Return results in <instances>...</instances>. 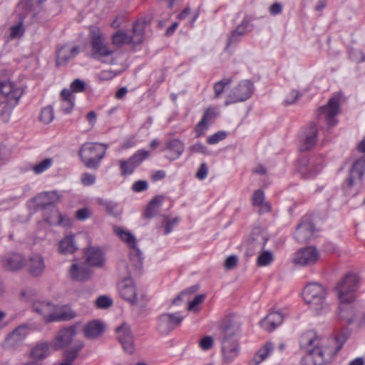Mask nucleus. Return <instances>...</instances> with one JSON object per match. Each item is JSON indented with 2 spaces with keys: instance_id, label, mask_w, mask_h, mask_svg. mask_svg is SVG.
I'll use <instances>...</instances> for the list:
<instances>
[{
  "instance_id": "obj_12",
  "label": "nucleus",
  "mask_w": 365,
  "mask_h": 365,
  "mask_svg": "<svg viewBox=\"0 0 365 365\" xmlns=\"http://www.w3.org/2000/svg\"><path fill=\"white\" fill-rule=\"evenodd\" d=\"M150 156V152L145 150H139L132 157L126 160H118L120 174L123 176L131 175L135 168Z\"/></svg>"
},
{
  "instance_id": "obj_31",
  "label": "nucleus",
  "mask_w": 365,
  "mask_h": 365,
  "mask_svg": "<svg viewBox=\"0 0 365 365\" xmlns=\"http://www.w3.org/2000/svg\"><path fill=\"white\" fill-rule=\"evenodd\" d=\"M249 25V21L244 19L240 24H239L235 29H234L227 38L226 48H229L232 45L237 44L247 33V29Z\"/></svg>"
},
{
  "instance_id": "obj_8",
  "label": "nucleus",
  "mask_w": 365,
  "mask_h": 365,
  "mask_svg": "<svg viewBox=\"0 0 365 365\" xmlns=\"http://www.w3.org/2000/svg\"><path fill=\"white\" fill-rule=\"evenodd\" d=\"M340 98L334 96L330 98L327 104L319 108L318 118L319 121H326L329 127L335 125L337 123L336 115L339 113Z\"/></svg>"
},
{
  "instance_id": "obj_38",
  "label": "nucleus",
  "mask_w": 365,
  "mask_h": 365,
  "mask_svg": "<svg viewBox=\"0 0 365 365\" xmlns=\"http://www.w3.org/2000/svg\"><path fill=\"white\" fill-rule=\"evenodd\" d=\"M74 96L72 92L67 88H64L61 92V110L63 113H70L74 107Z\"/></svg>"
},
{
  "instance_id": "obj_14",
  "label": "nucleus",
  "mask_w": 365,
  "mask_h": 365,
  "mask_svg": "<svg viewBox=\"0 0 365 365\" xmlns=\"http://www.w3.org/2000/svg\"><path fill=\"white\" fill-rule=\"evenodd\" d=\"M91 44L93 57L99 61L104 62V58L114 53V50L108 46L103 36L99 34L92 36Z\"/></svg>"
},
{
  "instance_id": "obj_11",
  "label": "nucleus",
  "mask_w": 365,
  "mask_h": 365,
  "mask_svg": "<svg viewBox=\"0 0 365 365\" xmlns=\"http://www.w3.org/2000/svg\"><path fill=\"white\" fill-rule=\"evenodd\" d=\"M36 211H41L43 220L50 225L67 227L71 225V219L61 214L56 206L44 208H35Z\"/></svg>"
},
{
  "instance_id": "obj_21",
  "label": "nucleus",
  "mask_w": 365,
  "mask_h": 365,
  "mask_svg": "<svg viewBox=\"0 0 365 365\" xmlns=\"http://www.w3.org/2000/svg\"><path fill=\"white\" fill-rule=\"evenodd\" d=\"M77 317V313L68 305L56 307L54 305L53 313L50 315L47 323L55 322H67Z\"/></svg>"
},
{
  "instance_id": "obj_46",
  "label": "nucleus",
  "mask_w": 365,
  "mask_h": 365,
  "mask_svg": "<svg viewBox=\"0 0 365 365\" xmlns=\"http://www.w3.org/2000/svg\"><path fill=\"white\" fill-rule=\"evenodd\" d=\"M53 109L51 106H48L41 110L39 120L44 124H48L53 120Z\"/></svg>"
},
{
  "instance_id": "obj_49",
  "label": "nucleus",
  "mask_w": 365,
  "mask_h": 365,
  "mask_svg": "<svg viewBox=\"0 0 365 365\" xmlns=\"http://www.w3.org/2000/svg\"><path fill=\"white\" fill-rule=\"evenodd\" d=\"M36 295V292L31 287H26L20 292V297L24 301H32Z\"/></svg>"
},
{
  "instance_id": "obj_26",
  "label": "nucleus",
  "mask_w": 365,
  "mask_h": 365,
  "mask_svg": "<svg viewBox=\"0 0 365 365\" xmlns=\"http://www.w3.org/2000/svg\"><path fill=\"white\" fill-rule=\"evenodd\" d=\"M0 92L8 98L10 103L14 101L13 106L18 103L23 93L22 90L11 81L1 82Z\"/></svg>"
},
{
  "instance_id": "obj_64",
  "label": "nucleus",
  "mask_w": 365,
  "mask_h": 365,
  "mask_svg": "<svg viewBox=\"0 0 365 365\" xmlns=\"http://www.w3.org/2000/svg\"><path fill=\"white\" fill-rule=\"evenodd\" d=\"M24 33L21 24L15 25L11 27V38H16L21 36Z\"/></svg>"
},
{
  "instance_id": "obj_23",
  "label": "nucleus",
  "mask_w": 365,
  "mask_h": 365,
  "mask_svg": "<svg viewBox=\"0 0 365 365\" xmlns=\"http://www.w3.org/2000/svg\"><path fill=\"white\" fill-rule=\"evenodd\" d=\"M79 53L78 46L64 45L57 50L56 63L58 66L66 65Z\"/></svg>"
},
{
  "instance_id": "obj_57",
  "label": "nucleus",
  "mask_w": 365,
  "mask_h": 365,
  "mask_svg": "<svg viewBox=\"0 0 365 365\" xmlns=\"http://www.w3.org/2000/svg\"><path fill=\"white\" fill-rule=\"evenodd\" d=\"M253 205H261L264 200V193L261 190H256L252 198Z\"/></svg>"
},
{
  "instance_id": "obj_50",
  "label": "nucleus",
  "mask_w": 365,
  "mask_h": 365,
  "mask_svg": "<svg viewBox=\"0 0 365 365\" xmlns=\"http://www.w3.org/2000/svg\"><path fill=\"white\" fill-rule=\"evenodd\" d=\"M226 137V133L224 131H219L216 133L209 136L207 139V143L210 145L217 143L218 142L224 140Z\"/></svg>"
},
{
  "instance_id": "obj_20",
  "label": "nucleus",
  "mask_w": 365,
  "mask_h": 365,
  "mask_svg": "<svg viewBox=\"0 0 365 365\" xmlns=\"http://www.w3.org/2000/svg\"><path fill=\"white\" fill-rule=\"evenodd\" d=\"M33 200L35 203V208L51 207V206H56L55 204L60 202L61 195L56 190L43 192L38 194Z\"/></svg>"
},
{
  "instance_id": "obj_30",
  "label": "nucleus",
  "mask_w": 365,
  "mask_h": 365,
  "mask_svg": "<svg viewBox=\"0 0 365 365\" xmlns=\"http://www.w3.org/2000/svg\"><path fill=\"white\" fill-rule=\"evenodd\" d=\"M283 315L279 312H271L260 322V326L268 331H272L283 322Z\"/></svg>"
},
{
  "instance_id": "obj_5",
  "label": "nucleus",
  "mask_w": 365,
  "mask_h": 365,
  "mask_svg": "<svg viewBox=\"0 0 365 365\" xmlns=\"http://www.w3.org/2000/svg\"><path fill=\"white\" fill-rule=\"evenodd\" d=\"M360 277L354 273H349L339 281L336 286V291L340 303L348 304L354 301L356 292L358 290Z\"/></svg>"
},
{
  "instance_id": "obj_63",
  "label": "nucleus",
  "mask_w": 365,
  "mask_h": 365,
  "mask_svg": "<svg viewBox=\"0 0 365 365\" xmlns=\"http://www.w3.org/2000/svg\"><path fill=\"white\" fill-rule=\"evenodd\" d=\"M207 173H208V169H207V165L205 163H202L200 165V166L196 173V178L200 180H202L206 178V177L207 175Z\"/></svg>"
},
{
  "instance_id": "obj_48",
  "label": "nucleus",
  "mask_w": 365,
  "mask_h": 365,
  "mask_svg": "<svg viewBox=\"0 0 365 365\" xmlns=\"http://www.w3.org/2000/svg\"><path fill=\"white\" fill-rule=\"evenodd\" d=\"M273 261V255L269 251L262 252L257 258V265L259 267L267 266Z\"/></svg>"
},
{
  "instance_id": "obj_9",
  "label": "nucleus",
  "mask_w": 365,
  "mask_h": 365,
  "mask_svg": "<svg viewBox=\"0 0 365 365\" xmlns=\"http://www.w3.org/2000/svg\"><path fill=\"white\" fill-rule=\"evenodd\" d=\"M184 317L179 312L165 313L158 317L157 329L162 334H168L180 325Z\"/></svg>"
},
{
  "instance_id": "obj_39",
  "label": "nucleus",
  "mask_w": 365,
  "mask_h": 365,
  "mask_svg": "<svg viewBox=\"0 0 365 365\" xmlns=\"http://www.w3.org/2000/svg\"><path fill=\"white\" fill-rule=\"evenodd\" d=\"M29 271L34 276L41 275L45 268L43 257L38 255H34L30 257L29 264Z\"/></svg>"
},
{
  "instance_id": "obj_17",
  "label": "nucleus",
  "mask_w": 365,
  "mask_h": 365,
  "mask_svg": "<svg viewBox=\"0 0 365 365\" xmlns=\"http://www.w3.org/2000/svg\"><path fill=\"white\" fill-rule=\"evenodd\" d=\"M29 333V326L26 324L17 327L6 339V349H16L19 347Z\"/></svg>"
},
{
  "instance_id": "obj_16",
  "label": "nucleus",
  "mask_w": 365,
  "mask_h": 365,
  "mask_svg": "<svg viewBox=\"0 0 365 365\" xmlns=\"http://www.w3.org/2000/svg\"><path fill=\"white\" fill-rule=\"evenodd\" d=\"M365 173V157L357 159L352 165L347 180L349 187L361 185L364 175Z\"/></svg>"
},
{
  "instance_id": "obj_6",
  "label": "nucleus",
  "mask_w": 365,
  "mask_h": 365,
  "mask_svg": "<svg viewBox=\"0 0 365 365\" xmlns=\"http://www.w3.org/2000/svg\"><path fill=\"white\" fill-rule=\"evenodd\" d=\"M114 233L118 236L130 249V259L136 269H140L143 264L142 252L137 247L135 236L129 231L117 226L113 227Z\"/></svg>"
},
{
  "instance_id": "obj_22",
  "label": "nucleus",
  "mask_w": 365,
  "mask_h": 365,
  "mask_svg": "<svg viewBox=\"0 0 365 365\" xmlns=\"http://www.w3.org/2000/svg\"><path fill=\"white\" fill-rule=\"evenodd\" d=\"M68 276L73 281L86 282L91 278V271L83 263L75 262L69 268Z\"/></svg>"
},
{
  "instance_id": "obj_61",
  "label": "nucleus",
  "mask_w": 365,
  "mask_h": 365,
  "mask_svg": "<svg viewBox=\"0 0 365 365\" xmlns=\"http://www.w3.org/2000/svg\"><path fill=\"white\" fill-rule=\"evenodd\" d=\"M148 185L145 180H138L133 184L132 189L136 192L145 191L148 189Z\"/></svg>"
},
{
  "instance_id": "obj_55",
  "label": "nucleus",
  "mask_w": 365,
  "mask_h": 365,
  "mask_svg": "<svg viewBox=\"0 0 365 365\" xmlns=\"http://www.w3.org/2000/svg\"><path fill=\"white\" fill-rule=\"evenodd\" d=\"M238 262V257L236 255L229 256L224 262V267L226 269L231 270L234 269Z\"/></svg>"
},
{
  "instance_id": "obj_15",
  "label": "nucleus",
  "mask_w": 365,
  "mask_h": 365,
  "mask_svg": "<svg viewBox=\"0 0 365 365\" xmlns=\"http://www.w3.org/2000/svg\"><path fill=\"white\" fill-rule=\"evenodd\" d=\"M319 254L316 248L307 247L296 252L294 262L300 266H310L317 262Z\"/></svg>"
},
{
  "instance_id": "obj_29",
  "label": "nucleus",
  "mask_w": 365,
  "mask_h": 365,
  "mask_svg": "<svg viewBox=\"0 0 365 365\" xmlns=\"http://www.w3.org/2000/svg\"><path fill=\"white\" fill-rule=\"evenodd\" d=\"M1 263L4 269L14 272L24 266L25 259L20 254L9 253L2 257Z\"/></svg>"
},
{
  "instance_id": "obj_59",
  "label": "nucleus",
  "mask_w": 365,
  "mask_h": 365,
  "mask_svg": "<svg viewBox=\"0 0 365 365\" xmlns=\"http://www.w3.org/2000/svg\"><path fill=\"white\" fill-rule=\"evenodd\" d=\"M81 180L84 185L88 186L95 183L96 176L88 173H84L81 175Z\"/></svg>"
},
{
  "instance_id": "obj_36",
  "label": "nucleus",
  "mask_w": 365,
  "mask_h": 365,
  "mask_svg": "<svg viewBox=\"0 0 365 365\" xmlns=\"http://www.w3.org/2000/svg\"><path fill=\"white\" fill-rule=\"evenodd\" d=\"M77 250L74 235L66 236L58 243V250L61 255L73 254Z\"/></svg>"
},
{
  "instance_id": "obj_19",
  "label": "nucleus",
  "mask_w": 365,
  "mask_h": 365,
  "mask_svg": "<svg viewBox=\"0 0 365 365\" xmlns=\"http://www.w3.org/2000/svg\"><path fill=\"white\" fill-rule=\"evenodd\" d=\"M85 260L91 267H101L105 263V255L101 247L89 246L85 251Z\"/></svg>"
},
{
  "instance_id": "obj_44",
  "label": "nucleus",
  "mask_w": 365,
  "mask_h": 365,
  "mask_svg": "<svg viewBox=\"0 0 365 365\" xmlns=\"http://www.w3.org/2000/svg\"><path fill=\"white\" fill-rule=\"evenodd\" d=\"M133 35L130 36V43L133 44H139L143 40V28L141 25L135 24L133 28Z\"/></svg>"
},
{
  "instance_id": "obj_52",
  "label": "nucleus",
  "mask_w": 365,
  "mask_h": 365,
  "mask_svg": "<svg viewBox=\"0 0 365 365\" xmlns=\"http://www.w3.org/2000/svg\"><path fill=\"white\" fill-rule=\"evenodd\" d=\"M98 308L105 309L111 306L112 300L106 296H101L96 301Z\"/></svg>"
},
{
  "instance_id": "obj_34",
  "label": "nucleus",
  "mask_w": 365,
  "mask_h": 365,
  "mask_svg": "<svg viewBox=\"0 0 365 365\" xmlns=\"http://www.w3.org/2000/svg\"><path fill=\"white\" fill-rule=\"evenodd\" d=\"M104 331L103 324L98 320L88 322L83 328V334L86 338L95 339L103 334Z\"/></svg>"
},
{
  "instance_id": "obj_42",
  "label": "nucleus",
  "mask_w": 365,
  "mask_h": 365,
  "mask_svg": "<svg viewBox=\"0 0 365 365\" xmlns=\"http://www.w3.org/2000/svg\"><path fill=\"white\" fill-rule=\"evenodd\" d=\"M112 43L116 46L131 43L130 35L123 30H118L112 36Z\"/></svg>"
},
{
  "instance_id": "obj_37",
  "label": "nucleus",
  "mask_w": 365,
  "mask_h": 365,
  "mask_svg": "<svg viewBox=\"0 0 365 365\" xmlns=\"http://www.w3.org/2000/svg\"><path fill=\"white\" fill-rule=\"evenodd\" d=\"M167 150L170 155L167 156L170 160L173 161L180 158L184 152V144L178 139H174L167 143Z\"/></svg>"
},
{
  "instance_id": "obj_27",
  "label": "nucleus",
  "mask_w": 365,
  "mask_h": 365,
  "mask_svg": "<svg viewBox=\"0 0 365 365\" xmlns=\"http://www.w3.org/2000/svg\"><path fill=\"white\" fill-rule=\"evenodd\" d=\"M314 227L311 222H302L296 228L294 237L300 243L309 242L314 236Z\"/></svg>"
},
{
  "instance_id": "obj_41",
  "label": "nucleus",
  "mask_w": 365,
  "mask_h": 365,
  "mask_svg": "<svg viewBox=\"0 0 365 365\" xmlns=\"http://www.w3.org/2000/svg\"><path fill=\"white\" fill-rule=\"evenodd\" d=\"M83 346V342L78 341L72 348L65 350L63 354V360L73 364V361L77 359L79 352Z\"/></svg>"
},
{
  "instance_id": "obj_10",
  "label": "nucleus",
  "mask_w": 365,
  "mask_h": 365,
  "mask_svg": "<svg viewBox=\"0 0 365 365\" xmlns=\"http://www.w3.org/2000/svg\"><path fill=\"white\" fill-rule=\"evenodd\" d=\"M323 162V159L320 157L302 158L299 160V172L304 178H314L322 170Z\"/></svg>"
},
{
  "instance_id": "obj_2",
  "label": "nucleus",
  "mask_w": 365,
  "mask_h": 365,
  "mask_svg": "<svg viewBox=\"0 0 365 365\" xmlns=\"http://www.w3.org/2000/svg\"><path fill=\"white\" fill-rule=\"evenodd\" d=\"M219 340L222 346L224 361L232 362L238 355L240 347L237 336L240 330L239 326L230 321L225 322L220 327Z\"/></svg>"
},
{
  "instance_id": "obj_58",
  "label": "nucleus",
  "mask_w": 365,
  "mask_h": 365,
  "mask_svg": "<svg viewBox=\"0 0 365 365\" xmlns=\"http://www.w3.org/2000/svg\"><path fill=\"white\" fill-rule=\"evenodd\" d=\"M349 56L353 61L358 63L365 61L364 54L359 50L351 49L349 51Z\"/></svg>"
},
{
  "instance_id": "obj_3",
  "label": "nucleus",
  "mask_w": 365,
  "mask_h": 365,
  "mask_svg": "<svg viewBox=\"0 0 365 365\" xmlns=\"http://www.w3.org/2000/svg\"><path fill=\"white\" fill-rule=\"evenodd\" d=\"M327 295V289L317 282L307 284L302 292L305 303L316 314H321L329 309V305L326 302Z\"/></svg>"
},
{
  "instance_id": "obj_56",
  "label": "nucleus",
  "mask_w": 365,
  "mask_h": 365,
  "mask_svg": "<svg viewBox=\"0 0 365 365\" xmlns=\"http://www.w3.org/2000/svg\"><path fill=\"white\" fill-rule=\"evenodd\" d=\"M205 298V294H200L195 297L194 299L189 303L187 307L188 310L196 311V307L203 302Z\"/></svg>"
},
{
  "instance_id": "obj_18",
  "label": "nucleus",
  "mask_w": 365,
  "mask_h": 365,
  "mask_svg": "<svg viewBox=\"0 0 365 365\" xmlns=\"http://www.w3.org/2000/svg\"><path fill=\"white\" fill-rule=\"evenodd\" d=\"M117 339L123 350L130 354L135 351L133 336L129 327L123 325L116 328Z\"/></svg>"
},
{
  "instance_id": "obj_47",
  "label": "nucleus",
  "mask_w": 365,
  "mask_h": 365,
  "mask_svg": "<svg viewBox=\"0 0 365 365\" xmlns=\"http://www.w3.org/2000/svg\"><path fill=\"white\" fill-rule=\"evenodd\" d=\"M232 79L230 78H226L215 83L214 85L215 96L219 98L225 89L230 85Z\"/></svg>"
},
{
  "instance_id": "obj_35",
  "label": "nucleus",
  "mask_w": 365,
  "mask_h": 365,
  "mask_svg": "<svg viewBox=\"0 0 365 365\" xmlns=\"http://www.w3.org/2000/svg\"><path fill=\"white\" fill-rule=\"evenodd\" d=\"M274 350V344L272 342H266L255 354L249 365H259L265 360Z\"/></svg>"
},
{
  "instance_id": "obj_43",
  "label": "nucleus",
  "mask_w": 365,
  "mask_h": 365,
  "mask_svg": "<svg viewBox=\"0 0 365 365\" xmlns=\"http://www.w3.org/2000/svg\"><path fill=\"white\" fill-rule=\"evenodd\" d=\"M48 344L41 343L35 346L31 351V356L34 359H43L48 355Z\"/></svg>"
},
{
  "instance_id": "obj_51",
  "label": "nucleus",
  "mask_w": 365,
  "mask_h": 365,
  "mask_svg": "<svg viewBox=\"0 0 365 365\" xmlns=\"http://www.w3.org/2000/svg\"><path fill=\"white\" fill-rule=\"evenodd\" d=\"M178 217H175L170 220L168 217H166L163 221V224L165 225L164 234L168 235L173 230V227L178 223Z\"/></svg>"
},
{
  "instance_id": "obj_45",
  "label": "nucleus",
  "mask_w": 365,
  "mask_h": 365,
  "mask_svg": "<svg viewBox=\"0 0 365 365\" xmlns=\"http://www.w3.org/2000/svg\"><path fill=\"white\" fill-rule=\"evenodd\" d=\"M53 163V160L52 158H46L42 161L39 162L38 163L34 165L31 168V170L35 174L38 175L50 168L52 166Z\"/></svg>"
},
{
  "instance_id": "obj_28",
  "label": "nucleus",
  "mask_w": 365,
  "mask_h": 365,
  "mask_svg": "<svg viewBox=\"0 0 365 365\" xmlns=\"http://www.w3.org/2000/svg\"><path fill=\"white\" fill-rule=\"evenodd\" d=\"M76 334V326H71L61 329L55 338L53 344L55 349H60L68 345L72 341Z\"/></svg>"
},
{
  "instance_id": "obj_33",
  "label": "nucleus",
  "mask_w": 365,
  "mask_h": 365,
  "mask_svg": "<svg viewBox=\"0 0 365 365\" xmlns=\"http://www.w3.org/2000/svg\"><path fill=\"white\" fill-rule=\"evenodd\" d=\"M33 311L43 317V320L47 323L48 319L53 313L54 304L44 301H34L32 304Z\"/></svg>"
},
{
  "instance_id": "obj_24",
  "label": "nucleus",
  "mask_w": 365,
  "mask_h": 365,
  "mask_svg": "<svg viewBox=\"0 0 365 365\" xmlns=\"http://www.w3.org/2000/svg\"><path fill=\"white\" fill-rule=\"evenodd\" d=\"M120 295L132 304H137L136 288L130 278H125L118 284Z\"/></svg>"
},
{
  "instance_id": "obj_25",
  "label": "nucleus",
  "mask_w": 365,
  "mask_h": 365,
  "mask_svg": "<svg viewBox=\"0 0 365 365\" xmlns=\"http://www.w3.org/2000/svg\"><path fill=\"white\" fill-rule=\"evenodd\" d=\"M268 240L266 232L260 227H254L247 240L250 249H263Z\"/></svg>"
},
{
  "instance_id": "obj_40",
  "label": "nucleus",
  "mask_w": 365,
  "mask_h": 365,
  "mask_svg": "<svg viewBox=\"0 0 365 365\" xmlns=\"http://www.w3.org/2000/svg\"><path fill=\"white\" fill-rule=\"evenodd\" d=\"M163 200L161 196L155 197L146 207L145 215L146 217L151 218L157 215L160 210V207Z\"/></svg>"
},
{
  "instance_id": "obj_7",
  "label": "nucleus",
  "mask_w": 365,
  "mask_h": 365,
  "mask_svg": "<svg viewBox=\"0 0 365 365\" xmlns=\"http://www.w3.org/2000/svg\"><path fill=\"white\" fill-rule=\"evenodd\" d=\"M253 92V83L249 80H242L232 89L229 94L230 100H227L225 103L228 106L231 103L245 101L252 96Z\"/></svg>"
},
{
  "instance_id": "obj_60",
  "label": "nucleus",
  "mask_w": 365,
  "mask_h": 365,
  "mask_svg": "<svg viewBox=\"0 0 365 365\" xmlns=\"http://www.w3.org/2000/svg\"><path fill=\"white\" fill-rule=\"evenodd\" d=\"M301 93L299 91L293 90L286 97L284 102L287 105L293 104L299 99Z\"/></svg>"
},
{
  "instance_id": "obj_32",
  "label": "nucleus",
  "mask_w": 365,
  "mask_h": 365,
  "mask_svg": "<svg viewBox=\"0 0 365 365\" xmlns=\"http://www.w3.org/2000/svg\"><path fill=\"white\" fill-rule=\"evenodd\" d=\"M217 112L215 108H208L205 110L201 120L196 125L195 130L197 137H200L207 129V124L217 116Z\"/></svg>"
},
{
  "instance_id": "obj_4",
  "label": "nucleus",
  "mask_w": 365,
  "mask_h": 365,
  "mask_svg": "<svg viewBox=\"0 0 365 365\" xmlns=\"http://www.w3.org/2000/svg\"><path fill=\"white\" fill-rule=\"evenodd\" d=\"M107 148L108 145L106 144L86 143L80 148L78 155L87 168L97 170L106 155Z\"/></svg>"
},
{
  "instance_id": "obj_13",
  "label": "nucleus",
  "mask_w": 365,
  "mask_h": 365,
  "mask_svg": "<svg viewBox=\"0 0 365 365\" xmlns=\"http://www.w3.org/2000/svg\"><path fill=\"white\" fill-rule=\"evenodd\" d=\"M318 129L314 123H310L304 128L299 140L300 151H307L312 149L317 140Z\"/></svg>"
},
{
  "instance_id": "obj_54",
  "label": "nucleus",
  "mask_w": 365,
  "mask_h": 365,
  "mask_svg": "<svg viewBox=\"0 0 365 365\" xmlns=\"http://www.w3.org/2000/svg\"><path fill=\"white\" fill-rule=\"evenodd\" d=\"M86 85L85 83L80 80L76 79L71 84V91L73 92H83L85 90Z\"/></svg>"
},
{
  "instance_id": "obj_53",
  "label": "nucleus",
  "mask_w": 365,
  "mask_h": 365,
  "mask_svg": "<svg viewBox=\"0 0 365 365\" xmlns=\"http://www.w3.org/2000/svg\"><path fill=\"white\" fill-rule=\"evenodd\" d=\"M13 103H12V102H11V103H10V102L9 101V103L6 104L4 106V108L1 110V117L4 122L9 121L12 108L14 107V106H13Z\"/></svg>"
},
{
  "instance_id": "obj_1",
  "label": "nucleus",
  "mask_w": 365,
  "mask_h": 365,
  "mask_svg": "<svg viewBox=\"0 0 365 365\" xmlns=\"http://www.w3.org/2000/svg\"><path fill=\"white\" fill-rule=\"evenodd\" d=\"M346 337L344 335L336 337L327 345H319V339L315 333L309 331L302 335L300 346L307 351L306 355L302 359L303 365H325L331 362L336 354L341 349Z\"/></svg>"
},
{
  "instance_id": "obj_62",
  "label": "nucleus",
  "mask_w": 365,
  "mask_h": 365,
  "mask_svg": "<svg viewBox=\"0 0 365 365\" xmlns=\"http://www.w3.org/2000/svg\"><path fill=\"white\" fill-rule=\"evenodd\" d=\"M200 346L203 350H208L213 346V339L211 336L203 337L200 341Z\"/></svg>"
}]
</instances>
